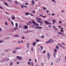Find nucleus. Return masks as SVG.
<instances>
[{
    "mask_svg": "<svg viewBox=\"0 0 66 66\" xmlns=\"http://www.w3.org/2000/svg\"><path fill=\"white\" fill-rule=\"evenodd\" d=\"M38 20H41V19L40 18H39L38 19Z\"/></svg>",
    "mask_w": 66,
    "mask_h": 66,
    "instance_id": "obj_60",
    "label": "nucleus"
},
{
    "mask_svg": "<svg viewBox=\"0 0 66 66\" xmlns=\"http://www.w3.org/2000/svg\"><path fill=\"white\" fill-rule=\"evenodd\" d=\"M4 4L5 5H6V6H8V4H7L5 2H4Z\"/></svg>",
    "mask_w": 66,
    "mask_h": 66,
    "instance_id": "obj_14",
    "label": "nucleus"
},
{
    "mask_svg": "<svg viewBox=\"0 0 66 66\" xmlns=\"http://www.w3.org/2000/svg\"><path fill=\"white\" fill-rule=\"evenodd\" d=\"M31 2H32V4H35V3H34V1L32 0V1H31Z\"/></svg>",
    "mask_w": 66,
    "mask_h": 66,
    "instance_id": "obj_11",
    "label": "nucleus"
},
{
    "mask_svg": "<svg viewBox=\"0 0 66 66\" xmlns=\"http://www.w3.org/2000/svg\"><path fill=\"white\" fill-rule=\"evenodd\" d=\"M16 52V51H13L12 52L13 53H15V52Z\"/></svg>",
    "mask_w": 66,
    "mask_h": 66,
    "instance_id": "obj_49",
    "label": "nucleus"
},
{
    "mask_svg": "<svg viewBox=\"0 0 66 66\" xmlns=\"http://www.w3.org/2000/svg\"><path fill=\"white\" fill-rule=\"evenodd\" d=\"M55 48L56 49H59V46H56Z\"/></svg>",
    "mask_w": 66,
    "mask_h": 66,
    "instance_id": "obj_16",
    "label": "nucleus"
},
{
    "mask_svg": "<svg viewBox=\"0 0 66 66\" xmlns=\"http://www.w3.org/2000/svg\"><path fill=\"white\" fill-rule=\"evenodd\" d=\"M39 16L41 17H43V18H45L46 17V16H44L43 15H40Z\"/></svg>",
    "mask_w": 66,
    "mask_h": 66,
    "instance_id": "obj_15",
    "label": "nucleus"
},
{
    "mask_svg": "<svg viewBox=\"0 0 66 66\" xmlns=\"http://www.w3.org/2000/svg\"><path fill=\"white\" fill-rule=\"evenodd\" d=\"M0 8H1V9H2V10H3V8L2 7H1V6H0Z\"/></svg>",
    "mask_w": 66,
    "mask_h": 66,
    "instance_id": "obj_43",
    "label": "nucleus"
},
{
    "mask_svg": "<svg viewBox=\"0 0 66 66\" xmlns=\"http://www.w3.org/2000/svg\"><path fill=\"white\" fill-rule=\"evenodd\" d=\"M32 45L34 46H35L36 45V43L35 42H34L33 43Z\"/></svg>",
    "mask_w": 66,
    "mask_h": 66,
    "instance_id": "obj_10",
    "label": "nucleus"
},
{
    "mask_svg": "<svg viewBox=\"0 0 66 66\" xmlns=\"http://www.w3.org/2000/svg\"><path fill=\"white\" fill-rule=\"evenodd\" d=\"M40 47L41 48L42 50H43V47L42 46H40Z\"/></svg>",
    "mask_w": 66,
    "mask_h": 66,
    "instance_id": "obj_30",
    "label": "nucleus"
},
{
    "mask_svg": "<svg viewBox=\"0 0 66 66\" xmlns=\"http://www.w3.org/2000/svg\"><path fill=\"white\" fill-rule=\"evenodd\" d=\"M32 23H33V24H35V22L34 21H32Z\"/></svg>",
    "mask_w": 66,
    "mask_h": 66,
    "instance_id": "obj_24",
    "label": "nucleus"
},
{
    "mask_svg": "<svg viewBox=\"0 0 66 66\" xmlns=\"http://www.w3.org/2000/svg\"><path fill=\"white\" fill-rule=\"evenodd\" d=\"M25 14H26V16L27 15H30L29 13H25Z\"/></svg>",
    "mask_w": 66,
    "mask_h": 66,
    "instance_id": "obj_17",
    "label": "nucleus"
},
{
    "mask_svg": "<svg viewBox=\"0 0 66 66\" xmlns=\"http://www.w3.org/2000/svg\"><path fill=\"white\" fill-rule=\"evenodd\" d=\"M28 27L27 26H24V29H28Z\"/></svg>",
    "mask_w": 66,
    "mask_h": 66,
    "instance_id": "obj_9",
    "label": "nucleus"
},
{
    "mask_svg": "<svg viewBox=\"0 0 66 66\" xmlns=\"http://www.w3.org/2000/svg\"><path fill=\"white\" fill-rule=\"evenodd\" d=\"M16 29H18V27H16L14 28V29H13V30H16Z\"/></svg>",
    "mask_w": 66,
    "mask_h": 66,
    "instance_id": "obj_20",
    "label": "nucleus"
},
{
    "mask_svg": "<svg viewBox=\"0 0 66 66\" xmlns=\"http://www.w3.org/2000/svg\"><path fill=\"white\" fill-rule=\"evenodd\" d=\"M16 58L19 60H21L22 59V57L20 56H17Z\"/></svg>",
    "mask_w": 66,
    "mask_h": 66,
    "instance_id": "obj_2",
    "label": "nucleus"
},
{
    "mask_svg": "<svg viewBox=\"0 0 66 66\" xmlns=\"http://www.w3.org/2000/svg\"><path fill=\"white\" fill-rule=\"evenodd\" d=\"M51 42L53 43V40L51 39H50L48 42H46L47 44H48V43H50Z\"/></svg>",
    "mask_w": 66,
    "mask_h": 66,
    "instance_id": "obj_1",
    "label": "nucleus"
},
{
    "mask_svg": "<svg viewBox=\"0 0 66 66\" xmlns=\"http://www.w3.org/2000/svg\"><path fill=\"white\" fill-rule=\"evenodd\" d=\"M46 12H47V13H49V12L48 11V10H47L46 11Z\"/></svg>",
    "mask_w": 66,
    "mask_h": 66,
    "instance_id": "obj_56",
    "label": "nucleus"
},
{
    "mask_svg": "<svg viewBox=\"0 0 66 66\" xmlns=\"http://www.w3.org/2000/svg\"><path fill=\"white\" fill-rule=\"evenodd\" d=\"M50 53H48L47 54V57L48 59H50Z\"/></svg>",
    "mask_w": 66,
    "mask_h": 66,
    "instance_id": "obj_3",
    "label": "nucleus"
},
{
    "mask_svg": "<svg viewBox=\"0 0 66 66\" xmlns=\"http://www.w3.org/2000/svg\"><path fill=\"white\" fill-rule=\"evenodd\" d=\"M33 47L31 48V51H33Z\"/></svg>",
    "mask_w": 66,
    "mask_h": 66,
    "instance_id": "obj_41",
    "label": "nucleus"
},
{
    "mask_svg": "<svg viewBox=\"0 0 66 66\" xmlns=\"http://www.w3.org/2000/svg\"><path fill=\"white\" fill-rule=\"evenodd\" d=\"M13 37H20V36L18 35H15L13 36Z\"/></svg>",
    "mask_w": 66,
    "mask_h": 66,
    "instance_id": "obj_4",
    "label": "nucleus"
},
{
    "mask_svg": "<svg viewBox=\"0 0 66 66\" xmlns=\"http://www.w3.org/2000/svg\"><path fill=\"white\" fill-rule=\"evenodd\" d=\"M27 48L28 49H29V45H27Z\"/></svg>",
    "mask_w": 66,
    "mask_h": 66,
    "instance_id": "obj_44",
    "label": "nucleus"
},
{
    "mask_svg": "<svg viewBox=\"0 0 66 66\" xmlns=\"http://www.w3.org/2000/svg\"><path fill=\"white\" fill-rule=\"evenodd\" d=\"M28 64L29 65L30 64V62H28Z\"/></svg>",
    "mask_w": 66,
    "mask_h": 66,
    "instance_id": "obj_51",
    "label": "nucleus"
},
{
    "mask_svg": "<svg viewBox=\"0 0 66 66\" xmlns=\"http://www.w3.org/2000/svg\"><path fill=\"white\" fill-rule=\"evenodd\" d=\"M43 53H46V51H44L43 52Z\"/></svg>",
    "mask_w": 66,
    "mask_h": 66,
    "instance_id": "obj_42",
    "label": "nucleus"
},
{
    "mask_svg": "<svg viewBox=\"0 0 66 66\" xmlns=\"http://www.w3.org/2000/svg\"><path fill=\"white\" fill-rule=\"evenodd\" d=\"M54 51L55 52V53H56L57 52V50L56 49H54Z\"/></svg>",
    "mask_w": 66,
    "mask_h": 66,
    "instance_id": "obj_13",
    "label": "nucleus"
},
{
    "mask_svg": "<svg viewBox=\"0 0 66 66\" xmlns=\"http://www.w3.org/2000/svg\"><path fill=\"white\" fill-rule=\"evenodd\" d=\"M19 28H22V26H21V25H19Z\"/></svg>",
    "mask_w": 66,
    "mask_h": 66,
    "instance_id": "obj_27",
    "label": "nucleus"
},
{
    "mask_svg": "<svg viewBox=\"0 0 66 66\" xmlns=\"http://www.w3.org/2000/svg\"><path fill=\"white\" fill-rule=\"evenodd\" d=\"M41 64L42 65V66H44V64L43 63H41Z\"/></svg>",
    "mask_w": 66,
    "mask_h": 66,
    "instance_id": "obj_31",
    "label": "nucleus"
},
{
    "mask_svg": "<svg viewBox=\"0 0 66 66\" xmlns=\"http://www.w3.org/2000/svg\"><path fill=\"white\" fill-rule=\"evenodd\" d=\"M3 41L2 40H0V43H2Z\"/></svg>",
    "mask_w": 66,
    "mask_h": 66,
    "instance_id": "obj_36",
    "label": "nucleus"
},
{
    "mask_svg": "<svg viewBox=\"0 0 66 66\" xmlns=\"http://www.w3.org/2000/svg\"><path fill=\"white\" fill-rule=\"evenodd\" d=\"M61 47H62V48H63L64 49H65V47H63V46H62Z\"/></svg>",
    "mask_w": 66,
    "mask_h": 66,
    "instance_id": "obj_58",
    "label": "nucleus"
},
{
    "mask_svg": "<svg viewBox=\"0 0 66 66\" xmlns=\"http://www.w3.org/2000/svg\"><path fill=\"white\" fill-rule=\"evenodd\" d=\"M32 12L33 13H35V11H32Z\"/></svg>",
    "mask_w": 66,
    "mask_h": 66,
    "instance_id": "obj_35",
    "label": "nucleus"
},
{
    "mask_svg": "<svg viewBox=\"0 0 66 66\" xmlns=\"http://www.w3.org/2000/svg\"><path fill=\"white\" fill-rule=\"evenodd\" d=\"M56 54V53H54L53 54V56L54 57H55V55Z\"/></svg>",
    "mask_w": 66,
    "mask_h": 66,
    "instance_id": "obj_5",
    "label": "nucleus"
},
{
    "mask_svg": "<svg viewBox=\"0 0 66 66\" xmlns=\"http://www.w3.org/2000/svg\"><path fill=\"white\" fill-rule=\"evenodd\" d=\"M23 6L24 7H27V6H25V5H23Z\"/></svg>",
    "mask_w": 66,
    "mask_h": 66,
    "instance_id": "obj_40",
    "label": "nucleus"
},
{
    "mask_svg": "<svg viewBox=\"0 0 66 66\" xmlns=\"http://www.w3.org/2000/svg\"><path fill=\"white\" fill-rule=\"evenodd\" d=\"M37 22H39V23H44V22H41L40 21H37Z\"/></svg>",
    "mask_w": 66,
    "mask_h": 66,
    "instance_id": "obj_12",
    "label": "nucleus"
},
{
    "mask_svg": "<svg viewBox=\"0 0 66 66\" xmlns=\"http://www.w3.org/2000/svg\"><path fill=\"white\" fill-rule=\"evenodd\" d=\"M15 16L12 17V19L13 20H14L15 19Z\"/></svg>",
    "mask_w": 66,
    "mask_h": 66,
    "instance_id": "obj_21",
    "label": "nucleus"
},
{
    "mask_svg": "<svg viewBox=\"0 0 66 66\" xmlns=\"http://www.w3.org/2000/svg\"><path fill=\"white\" fill-rule=\"evenodd\" d=\"M5 25L6 26H7V23L6 22H5Z\"/></svg>",
    "mask_w": 66,
    "mask_h": 66,
    "instance_id": "obj_32",
    "label": "nucleus"
},
{
    "mask_svg": "<svg viewBox=\"0 0 66 66\" xmlns=\"http://www.w3.org/2000/svg\"><path fill=\"white\" fill-rule=\"evenodd\" d=\"M34 25L35 26H38L39 25L38 24L35 23V24H34Z\"/></svg>",
    "mask_w": 66,
    "mask_h": 66,
    "instance_id": "obj_7",
    "label": "nucleus"
},
{
    "mask_svg": "<svg viewBox=\"0 0 66 66\" xmlns=\"http://www.w3.org/2000/svg\"><path fill=\"white\" fill-rule=\"evenodd\" d=\"M62 45H64V46H65V44L64 43H62Z\"/></svg>",
    "mask_w": 66,
    "mask_h": 66,
    "instance_id": "obj_45",
    "label": "nucleus"
},
{
    "mask_svg": "<svg viewBox=\"0 0 66 66\" xmlns=\"http://www.w3.org/2000/svg\"><path fill=\"white\" fill-rule=\"evenodd\" d=\"M21 8H22V9L23 8V6L22 5L21 6Z\"/></svg>",
    "mask_w": 66,
    "mask_h": 66,
    "instance_id": "obj_54",
    "label": "nucleus"
},
{
    "mask_svg": "<svg viewBox=\"0 0 66 66\" xmlns=\"http://www.w3.org/2000/svg\"><path fill=\"white\" fill-rule=\"evenodd\" d=\"M57 33H58V34H62V33L61 32H57Z\"/></svg>",
    "mask_w": 66,
    "mask_h": 66,
    "instance_id": "obj_37",
    "label": "nucleus"
},
{
    "mask_svg": "<svg viewBox=\"0 0 66 66\" xmlns=\"http://www.w3.org/2000/svg\"><path fill=\"white\" fill-rule=\"evenodd\" d=\"M25 4V5H28V3H26Z\"/></svg>",
    "mask_w": 66,
    "mask_h": 66,
    "instance_id": "obj_52",
    "label": "nucleus"
},
{
    "mask_svg": "<svg viewBox=\"0 0 66 66\" xmlns=\"http://www.w3.org/2000/svg\"><path fill=\"white\" fill-rule=\"evenodd\" d=\"M27 46H29V44H30V43H27Z\"/></svg>",
    "mask_w": 66,
    "mask_h": 66,
    "instance_id": "obj_48",
    "label": "nucleus"
},
{
    "mask_svg": "<svg viewBox=\"0 0 66 66\" xmlns=\"http://www.w3.org/2000/svg\"><path fill=\"white\" fill-rule=\"evenodd\" d=\"M20 49V48L19 47V48H16L15 49H16V50L17 49Z\"/></svg>",
    "mask_w": 66,
    "mask_h": 66,
    "instance_id": "obj_34",
    "label": "nucleus"
},
{
    "mask_svg": "<svg viewBox=\"0 0 66 66\" xmlns=\"http://www.w3.org/2000/svg\"><path fill=\"white\" fill-rule=\"evenodd\" d=\"M61 32H63V28H61Z\"/></svg>",
    "mask_w": 66,
    "mask_h": 66,
    "instance_id": "obj_22",
    "label": "nucleus"
},
{
    "mask_svg": "<svg viewBox=\"0 0 66 66\" xmlns=\"http://www.w3.org/2000/svg\"><path fill=\"white\" fill-rule=\"evenodd\" d=\"M21 38L22 39H25V38L24 37H22Z\"/></svg>",
    "mask_w": 66,
    "mask_h": 66,
    "instance_id": "obj_38",
    "label": "nucleus"
},
{
    "mask_svg": "<svg viewBox=\"0 0 66 66\" xmlns=\"http://www.w3.org/2000/svg\"><path fill=\"white\" fill-rule=\"evenodd\" d=\"M46 8L45 7H43V9L44 10H46Z\"/></svg>",
    "mask_w": 66,
    "mask_h": 66,
    "instance_id": "obj_53",
    "label": "nucleus"
},
{
    "mask_svg": "<svg viewBox=\"0 0 66 66\" xmlns=\"http://www.w3.org/2000/svg\"><path fill=\"white\" fill-rule=\"evenodd\" d=\"M48 26L50 28L51 27V26L49 25H48Z\"/></svg>",
    "mask_w": 66,
    "mask_h": 66,
    "instance_id": "obj_62",
    "label": "nucleus"
},
{
    "mask_svg": "<svg viewBox=\"0 0 66 66\" xmlns=\"http://www.w3.org/2000/svg\"><path fill=\"white\" fill-rule=\"evenodd\" d=\"M30 65L31 66H33V62H31Z\"/></svg>",
    "mask_w": 66,
    "mask_h": 66,
    "instance_id": "obj_18",
    "label": "nucleus"
},
{
    "mask_svg": "<svg viewBox=\"0 0 66 66\" xmlns=\"http://www.w3.org/2000/svg\"><path fill=\"white\" fill-rule=\"evenodd\" d=\"M36 41H37V42H40V40H39L37 39H36Z\"/></svg>",
    "mask_w": 66,
    "mask_h": 66,
    "instance_id": "obj_23",
    "label": "nucleus"
},
{
    "mask_svg": "<svg viewBox=\"0 0 66 66\" xmlns=\"http://www.w3.org/2000/svg\"><path fill=\"white\" fill-rule=\"evenodd\" d=\"M52 22H55L56 21H55V20H52Z\"/></svg>",
    "mask_w": 66,
    "mask_h": 66,
    "instance_id": "obj_19",
    "label": "nucleus"
},
{
    "mask_svg": "<svg viewBox=\"0 0 66 66\" xmlns=\"http://www.w3.org/2000/svg\"><path fill=\"white\" fill-rule=\"evenodd\" d=\"M5 13H6V14H9V13H7L6 12H5Z\"/></svg>",
    "mask_w": 66,
    "mask_h": 66,
    "instance_id": "obj_59",
    "label": "nucleus"
},
{
    "mask_svg": "<svg viewBox=\"0 0 66 66\" xmlns=\"http://www.w3.org/2000/svg\"><path fill=\"white\" fill-rule=\"evenodd\" d=\"M9 51V50H6L5 51V52H8Z\"/></svg>",
    "mask_w": 66,
    "mask_h": 66,
    "instance_id": "obj_33",
    "label": "nucleus"
},
{
    "mask_svg": "<svg viewBox=\"0 0 66 66\" xmlns=\"http://www.w3.org/2000/svg\"><path fill=\"white\" fill-rule=\"evenodd\" d=\"M15 27H18V23H15Z\"/></svg>",
    "mask_w": 66,
    "mask_h": 66,
    "instance_id": "obj_25",
    "label": "nucleus"
},
{
    "mask_svg": "<svg viewBox=\"0 0 66 66\" xmlns=\"http://www.w3.org/2000/svg\"><path fill=\"white\" fill-rule=\"evenodd\" d=\"M29 15H31L32 16H33V15L32 14H30Z\"/></svg>",
    "mask_w": 66,
    "mask_h": 66,
    "instance_id": "obj_55",
    "label": "nucleus"
},
{
    "mask_svg": "<svg viewBox=\"0 0 66 66\" xmlns=\"http://www.w3.org/2000/svg\"><path fill=\"white\" fill-rule=\"evenodd\" d=\"M52 1V2H54V3H55V2H55V1H54V0H51Z\"/></svg>",
    "mask_w": 66,
    "mask_h": 66,
    "instance_id": "obj_29",
    "label": "nucleus"
},
{
    "mask_svg": "<svg viewBox=\"0 0 66 66\" xmlns=\"http://www.w3.org/2000/svg\"><path fill=\"white\" fill-rule=\"evenodd\" d=\"M1 31H2V28H0V32H1Z\"/></svg>",
    "mask_w": 66,
    "mask_h": 66,
    "instance_id": "obj_46",
    "label": "nucleus"
},
{
    "mask_svg": "<svg viewBox=\"0 0 66 66\" xmlns=\"http://www.w3.org/2000/svg\"><path fill=\"white\" fill-rule=\"evenodd\" d=\"M15 3H16V4H17V1H15Z\"/></svg>",
    "mask_w": 66,
    "mask_h": 66,
    "instance_id": "obj_63",
    "label": "nucleus"
},
{
    "mask_svg": "<svg viewBox=\"0 0 66 66\" xmlns=\"http://www.w3.org/2000/svg\"><path fill=\"white\" fill-rule=\"evenodd\" d=\"M52 15L53 16H54V15H55L53 13H52Z\"/></svg>",
    "mask_w": 66,
    "mask_h": 66,
    "instance_id": "obj_50",
    "label": "nucleus"
},
{
    "mask_svg": "<svg viewBox=\"0 0 66 66\" xmlns=\"http://www.w3.org/2000/svg\"><path fill=\"white\" fill-rule=\"evenodd\" d=\"M10 66H12L13 65V63L11 62L10 64Z\"/></svg>",
    "mask_w": 66,
    "mask_h": 66,
    "instance_id": "obj_26",
    "label": "nucleus"
},
{
    "mask_svg": "<svg viewBox=\"0 0 66 66\" xmlns=\"http://www.w3.org/2000/svg\"><path fill=\"white\" fill-rule=\"evenodd\" d=\"M64 12V10H62V11H61V12L62 13H63V12Z\"/></svg>",
    "mask_w": 66,
    "mask_h": 66,
    "instance_id": "obj_61",
    "label": "nucleus"
},
{
    "mask_svg": "<svg viewBox=\"0 0 66 66\" xmlns=\"http://www.w3.org/2000/svg\"><path fill=\"white\" fill-rule=\"evenodd\" d=\"M65 61H66V57L65 56Z\"/></svg>",
    "mask_w": 66,
    "mask_h": 66,
    "instance_id": "obj_64",
    "label": "nucleus"
},
{
    "mask_svg": "<svg viewBox=\"0 0 66 66\" xmlns=\"http://www.w3.org/2000/svg\"><path fill=\"white\" fill-rule=\"evenodd\" d=\"M44 22L45 23V24H48V22L47 21H44Z\"/></svg>",
    "mask_w": 66,
    "mask_h": 66,
    "instance_id": "obj_8",
    "label": "nucleus"
},
{
    "mask_svg": "<svg viewBox=\"0 0 66 66\" xmlns=\"http://www.w3.org/2000/svg\"><path fill=\"white\" fill-rule=\"evenodd\" d=\"M28 22V23H30V24H32V23L31 22V21H29Z\"/></svg>",
    "mask_w": 66,
    "mask_h": 66,
    "instance_id": "obj_39",
    "label": "nucleus"
},
{
    "mask_svg": "<svg viewBox=\"0 0 66 66\" xmlns=\"http://www.w3.org/2000/svg\"><path fill=\"white\" fill-rule=\"evenodd\" d=\"M11 23H12V26H14V23H13V22L11 21Z\"/></svg>",
    "mask_w": 66,
    "mask_h": 66,
    "instance_id": "obj_28",
    "label": "nucleus"
},
{
    "mask_svg": "<svg viewBox=\"0 0 66 66\" xmlns=\"http://www.w3.org/2000/svg\"><path fill=\"white\" fill-rule=\"evenodd\" d=\"M35 28H36V29H41L42 27H35Z\"/></svg>",
    "mask_w": 66,
    "mask_h": 66,
    "instance_id": "obj_6",
    "label": "nucleus"
},
{
    "mask_svg": "<svg viewBox=\"0 0 66 66\" xmlns=\"http://www.w3.org/2000/svg\"><path fill=\"white\" fill-rule=\"evenodd\" d=\"M42 38H44V36L43 35L42 36Z\"/></svg>",
    "mask_w": 66,
    "mask_h": 66,
    "instance_id": "obj_47",
    "label": "nucleus"
},
{
    "mask_svg": "<svg viewBox=\"0 0 66 66\" xmlns=\"http://www.w3.org/2000/svg\"><path fill=\"white\" fill-rule=\"evenodd\" d=\"M21 42L22 43V44H23V41H22V40H21Z\"/></svg>",
    "mask_w": 66,
    "mask_h": 66,
    "instance_id": "obj_57",
    "label": "nucleus"
}]
</instances>
